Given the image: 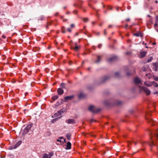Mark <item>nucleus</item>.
<instances>
[{
  "instance_id": "nucleus-1",
  "label": "nucleus",
  "mask_w": 158,
  "mask_h": 158,
  "mask_svg": "<svg viewBox=\"0 0 158 158\" xmlns=\"http://www.w3.org/2000/svg\"><path fill=\"white\" fill-rule=\"evenodd\" d=\"M139 87L141 91H143L147 95H149L151 93L150 90L148 88L144 87H141L140 85H139Z\"/></svg>"
},
{
  "instance_id": "nucleus-2",
  "label": "nucleus",
  "mask_w": 158,
  "mask_h": 158,
  "mask_svg": "<svg viewBox=\"0 0 158 158\" xmlns=\"http://www.w3.org/2000/svg\"><path fill=\"white\" fill-rule=\"evenodd\" d=\"M32 125L31 124L27 125L23 129V131L22 132V134L23 135H25L27 134L29 131V130L31 128Z\"/></svg>"
},
{
  "instance_id": "nucleus-3",
  "label": "nucleus",
  "mask_w": 158,
  "mask_h": 158,
  "mask_svg": "<svg viewBox=\"0 0 158 158\" xmlns=\"http://www.w3.org/2000/svg\"><path fill=\"white\" fill-rule=\"evenodd\" d=\"M89 111L93 113L98 112L100 111V109L92 105H91L89 106Z\"/></svg>"
},
{
  "instance_id": "nucleus-4",
  "label": "nucleus",
  "mask_w": 158,
  "mask_h": 158,
  "mask_svg": "<svg viewBox=\"0 0 158 158\" xmlns=\"http://www.w3.org/2000/svg\"><path fill=\"white\" fill-rule=\"evenodd\" d=\"M134 82L136 85H142L140 79L138 77H135L134 78Z\"/></svg>"
},
{
  "instance_id": "nucleus-5",
  "label": "nucleus",
  "mask_w": 158,
  "mask_h": 158,
  "mask_svg": "<svg viewBox=\"0 0 158 158\" xmlns=\"http://www.w3.org/2000/svg\"><path fill=\"white\" fill-rule=\"evenodd\" d=\"M53 155V153L52 152H50L48 154L45 153L43 155L42 158H51Z\"/></svg>"
},
{
  "instance_id": "nucleus-6",
  "label": "nucleus",
  "mask_w": 158,
  "mask_h": 158,
  "mask_svg": "<svg viewBox=\"0 0 158 158\" xmlns=\"http://www.w3.org/2000/svg\"><path fill=\"white\" fill-rule=\"evenodd\" d=\"M73 98V96L65 97L64 98V100L63 99H61V101L62 102L67 101L69 100H71Z\"/></svg>"
},
{
  "instance_id": "nucleus-7",
  "label": "nucleus",
  "mask_w": 158,
  "mask_h": 158,
  "mask_svg": "<svg viewBox=\"0 0 158 158\" xmlns=\"http://www.w3.org/2000/svg\"><path fill=\"white\" fill-rule=\"evenodd\" d=\"M22 143L21 141H18L15 145L12 146L11 147L12 149H15L19 146Z\"/></svg>"
},
{
  "instance_id": "nucleus-8",
  "label": "nucleus",
  "mask_w": 158,
  "mask_h": 158,
  "mask_svg": "<svg viewBox=\"0 0 158 158\" xmlns=\"http://www.w3.org/2000/svg\"><path fill=\"white\" fill-rule=\"evenodd\" d=\"M64 148L67 150L70 149L71 148V144L70 142H68L66 145H65Z\"/></svg>"
},
{
  "instance_id": "nucleus-9",
  "label": "nucleus",
  "mask_w": 158,
  "mask_h": 158,
  "mask_svg": "<svg viewBox=\"0 0 158 158\" xmlns=\"http://www.w3.org/2000/svg\"><path fill=\"white\" fill-rule=\"evenodd\" d=\"M144 84L147 87L151 86L152 85V83L149 81H146L144 82Z\"/></svg>"
},
{
  "instance_id": "nucleus-10",
  "label": "nucleus",
  "mask_w": 158,
  "mask_h": 158,
  "mask_svg": "<svg viewBox=\"0 0 158 158\" xmlns=\"http://www.w3.org/2000/svg\"><path fill=\"white\" fill-rule=\"evenodd\" d=\"M66 123L69 124H73L75 123L73 119H69L66 120Z\"/></svg>"
},
{
  "instance_id": "nucleus-11",
  "label": "nucleus",
  "mask_w": 158,
  "mask_h": 158,
  "mask_svg": "<svg viewBox=\"0 0 158 158\" xmlns=\"http://www.w3.org/2000/svg\"><path fill=\"white\" fill-rule=\"evenodd\" d=\"M146 54V52L145 51L141 52L140 53V57L142 58L144 57Z\"/></svg>"
},
{
  "instance_id": "nucleus-12",
  "label": "nucleus",
  "mask_w": 158,
  "mask_h": 158,
  "mask_svg": "<svg viewBox=\"0 0 158 158\" xmlns=\"http://www.w3.org/2000/svg\"><path fill=\"white\" fill-rule=\"evenodd\" d=\"M59 115V110H58L57 112L55 113L52 116V118H54L58 116Z\"/></svg>"
},
{
  "instance_id": "nucleus-13",
  "label": "nucleus",
  "mask_w": 158,
  "mask_h": 158,
  "mask_svg": "<svg viewBox=\"0 0 158 158\" xmlns=\"http://www.w3.org/2000/svg\"><path fill=\"white\" fill-rule=\"evenodd\" d=\"M134 35L137 36H140L142 37L143 36V34L142 33L140 32H138L134 34Z\"/></svg>"
},
{
  "instance_id": "nucleus-14",
  "label": "nucleus",
  "mask_w": 158,
  "mask_h": 158,
  "mask_svg": "<svg viewBox=\"0 0 158 158\" xmlns=\"http://www.w3.org/2000/svg\"><path fill=\"white\" fill-rule=\"evenodd\" d=\"M116 59V56H113L109 59L108 60V61L109 62H111L112 61L115 60Z\"/></svg>"
},
{
  "instance_id": "nucleus-15",
  "label": "nucleus",
  "mask_w": 158,
  "mask_h": 158,
  "mask_svg": "<svg viewBox=\"0 0 158 158\" xmlns=\"http://www.w3.org/2000/svg\"><path fill=\"white\" fill-rule=\"evenodd\" d=\"M54 108L56 109H58L59 108V102H58L55 105Z\"/></svg>"
},
{
  "instance_id": "nucleus-16",
  "label": "nucleus",
  "mask_w": 158,
  "mask_h": 158,
  "mask_svg": "<svg viewBox=\"0 0 158 158\" xmlns=\"http://www.w3.org/2000/svg\"><path fill=\"white\" fill-rule=\"evenodd\" d=\"M85 96V94L83 93H81L78 95V97L80 99H81L84 98Z\"/></svg>"
},
{
  "instance_id": "nucleus-17",
  "label": "nucleus",
  "mask_w": 158,
  "mask_h": 158,
  "mask_svg": "<svg viewBox=\"0 0 158 158\" xmlns=\"http://www.w3.org/2000/svg\"><path fill=\"white\" fill-rule=\"evenodd\" d=\"M149 145L151 146H153L155 145L154 142L153 140L152 137L151 138Z\"/></svg>"
},
{
  "instance_id": "nucleus-18",
  "label": "nucleus",
  "mask_w": 158,
  "mask_h": 158,
  "mask_svg": "<svg viewBox=\"0 0 158 158\" xmlns=\"http://www.w3.org/2000/svg\"><path fill=\"white\" fill-rule=\"evenodd\" d=\"M66 110V108H63L62 109H61L60 110V115L62 113L64 112H65Z\"/></svg>"
},
{
  "instance_id": "nucleus-19",
  "label": "nucleus",
  "mask_w": 158,
  "mask_h": 158,
  "mask_svg": "<svg viewBox=\"0 0 158 158\" xmlns=\"http://www.w3.org/2000/svg\"><path fill=\"white\" fill-rule=\"evenodd\" d=\"M45 17L44 15H41V16L38 19V20H43L44 19Z\"/></svg>"
},
{
  "instance_id": "nucleus-20",
  "label": "nucleus",
  "mask_w": 158,
  "mask_h": 158,
  "mask_svg": "<svg viewBox=\"0 0 158 158\" xmlns=\"http://www.w3.org/2000/svg\"><path fill=\"white\" fill-rule=\"evenodd\" d=\"M58 98V96L57 95H54L52 97V99L53 101H55Z\"/></svg>"
},
{
  "instance_id": "nucleus-21",
  "label": "nucleus",
  "mask_w": 158,
  "mask_h": 158,
  "mask_svg": "<svg viewBox=\"0 0 158 158\" xmlns=\"http://www.w3.org/2000/svg\"><path fill=\"white\" fill-rule=\"evenodd\" d=\"M71 135L70 133H68L66 135V137L67 138L68 140H69L70 139Z\"/></svg>"
},
{
  "instance_id": "nucleus-22",
  "label": "nucleus",
  "mask_w": 158,
  "mask_h": 158,
  "mask_svg": "<svg viewBox=\"0 0 158 158\" xmlns=\"http://www.w3.org/2000/svg\"><path fill=\"white\" fill-rule=\"evenodd\" d=\"M59 117L56 118L54 119H53L52 120V123H54L56 122V121H57L59 119Z\"/></svg>"
},
{
  "instance_id": "nucleus-23",
  "label": "nucleus",
  "mask_w": 158,
  "mask_h": 158,
  "mask_svg": "<svg viewBox=\"0 0 158 158\" xmlns=\"http://www.w3.org/2000/svg\"><path fill=\"white\" fill-rule=\"evenodd\" d=\"M158 24L157 23H155L154 25V27L155 29H156L157 32H158Z\"/></svg>"
},
{
  "instance_id": "nucleus-24",
  "label": "nucleus",
  "mask_w": 158,
  "mask_h": 158,
  "mask_svg": "<svg viewBox=\"0 0 158 158\" xmlns=\"http://www.w3.org/2000/svg\"><path fill=\"white\" fill-rule=\"evenodd\" d=\"M79 47L77 45H76L74 48H73V49L74 50L76 51H77L79 49Z\"/></svg>"
},
{
  "instance_id": "nucleus-25",
  "label": "nucleus",
  "mask_w": 158,
  "mask_h": 158,
  "mask_svg": "<svg viewBox=\"0 0 158 158\" xmlns=\"http://www.w3.org/2000/svg\"><path fill=\"white\" fill-rule=\"evenodd\" d=\"M154 135L158 138V129L157 130L156 133H155L154 134Z\"/></svg>"
},
{
  "instance_id": "nucleus-26",
  "label": "nucleus",
  "mask_w": 158,
  "mask_h": 158,
  "mask_svg": "<svg viewBox=\"0 0 158 158\" xmlns=\"http://www.w3.org/2000/svg\"><path fill=\"white\" fill-rule=\"evenodd\" d=\"M152 85H153L154 86L156 87H158V85L154 82H152Z\"/></svg>"
},
{
  "instance_id": "nucleus-27",
  "label": "nucleus",
  "mask_w": 158,
  "mask_h": 158,
  "mask_svg": "<svg viewBox=\"0 0 158 158\" xmlns=\"http://www.w3.org/2000/svg\"><path fill=\"white\" fill-rule=\"evenodd\" d=\"M100 60V57L99 56H97V60L96 61V62L98 63L99 62Z\"/></svg>"
},
{
  "instance_id": "nucleus-28",
  "label": "nucleus",
  "mask_w": 158,
  "mask_h": 158,
  "mask_svg": "<svg viewBox=\"0 0 158 158\" xmlns=\"http://www.w3.org/2000/svg\"><path fill=\"white\" fill-rule=\"evenodd\" d=\"M60 18L62 19L63 20V21L64 22H66L67 20V19H64L63 18V17L62 16H61L60 17Z\"/></svg>"
},
{
  "instance_id": "nucleus-29",
  "label": "nucleus",
  "mask_w": 158,
  "mask_h": 158,
  "mask_svg": "<svg viewBox=\"0 0 158 158\" xmlns=\"http://www.w3.org/2000/svg\"><path fill=\"white\" fill-rule=\"evenodd\" d=\"M152 57H150L149 59L147 60V62H150L152 60Z\"/></svg>"
},
{
  "instance_id": "nucleus-30",
  "label": "nucleus",
  "mask_w": 158,
  "mask_h": 158,
  "mask_svg": "<svg viewBox=\"0 0 158 158\" xmlns=\"http://www.w3.org/2000/svg\"><path fill=\"white\" fill-rule=\"evenodd\" d=\"M63 93L64 91L60 88V95L63 94Z\"/></svg>"
},
{
  "instance_id": "nucleus-31",
  "label": "nucleus",
  "mask_w": 158,
  "mask_h": 158,
  "mask_svg": "<svg viewBox=\"0 0 158 158\" xmlns=\"http://www.w3.org/2000/svg\"><path fill=\"white\" fill-rule=\"evenodd\" d=\"M60 139H63L64 142V143H65L66 139H64L63 137H60Z\"/></svg>"
},
{
  "instance_id": "nucleus-32",
  "label": "nucleus",
  "mask_w": 158,
  "mask_h": 158,
  "mask_svg": "<svg viewBox=\"0 0 158 158\" xmlns=\"http://www.w3.org/2000/svg\"><path fill=\"white\" fill-rule=\"evenodd\" d=\"M64 27H61V30L62 32L63 33H64L65 32V31H64Z\"/></svg>"
},
{
  "instance_id": "nucleus-33",
  "label": "nucleus",
  "mask_w": 158,
  "mask_h": 158,
  "mask_svg": "<svg viewBox=\"0 0 158 158\" xmlns=\"http://www.w3.org/2000/svg\"><path fill=\"white\" fill-rule=\"evenodd\" d=\"M64 84L62 83L61 84V86L62 88H64Z\"/></svg>"
},
{
  "instance_id": "nucleus-34",
  "label": "nucleus",
  "mask_w": 158,
  "mask_h": 158,
  "mask_svg": "<svg viewBox=\"0 0 158 158\" xmlns=\"http://www.w3.org/2000/svg\"><path fill=\"white\" fill-rule=\"evenodd\" d=\"M83 20L85 22H87L88 20V19L87 18L83 19Z\"/></svg>"
},
{
  "instance_id": "nucleus-35",
  "label": "nucleus",
  "mask_w": 158,
  "mask_h": 158,
  "mask_svg": "<svg viewBox=\"0 0 158 158\" xmlns=\"http://www.w3.org/2000/svg\"><path fill=\"white\" fill-rule=\"evenodd\" d=\"M156 23L158 22V15L156 16Z\"/></svg>"
},
{
  "instance_id": "nucleus-36",
  "label": "nucleus",
  "mask_w": 158,
  "mask_h": 158,
  "mask_svg": "<svg viewBox=\"0 0 158 158\" xmlns=\"http://www.w3.org/2000/svg\"><path fill=\"white\" fill-rule=\"evenodd\" d=\"M119 74V73H115V75L116 77H118V75Z\"/></svg>"
},
{
  "instance_id": "nucleus-37",
  "label": "nucleus",
  "mask_w": 158,
  "mask_h": 158,
  "mask_svg": "<svg viewBox=\"0 0 158 158\" xmlns=\"http://www.w3.org/2000/svg\"><path fill=\"white\" fill-rule=\"evenodd\" d=\"M158 94V92L156 91V92H154L153 93V94Z\"/></svg>"
},
{
  "instance_id": "nucleus-38",
  "label": "nucleus",
  "mask_w": 158,
  "mask_h": 158,
  "mask_svg": "<svg viewBox=\"0 0 158 158\" xmlns=\"http://www.w3.org/2000/svg\"><path fill=\"white\" fill-rule=\"evenodd\" d=\"M146 76H148V78H150L151 75H150V74H146Z\"/></svg>"
},
{
  "instance_id": "nucleus-39",
  "label": "nucleus",
  "mask_w": 158,
  "mask_h": 158,
  "mask_svg": "<svg viewBox=\"0 0 158 158\" xmlns=\"http://www.w3.org/2000/svg\"><path fill=\"white\" fill-rule=\"evenodd\" d=\"M154 79L156 81H157L158 80V77H155L154 78Z\"/></svg>"
},
{
  "instance_id": "nucleus-40",
  "label": "nucleus",
  "mask_w": 158,
  "mask_h": 158,
  "mask_svg": "<svg viewBox=\"0 0 158 158\" xmlns=\"http://www.w3.org/2000/svg\"><path fill=\"white\" fill-rule=\"evenodd\" d=\"M71 27L72 28H73L74 27V25L73 24H72L71 25Z\"/></svg>"
},
{
  "instance_id": "nucleus-41",
  "label": "nucleus",
  "mask_w": 158,
  "mask_h": 158,
  "mask_svg": "<svg viewBox=\"0 0 158 158\" xmlns=\"http://www.w3.org/2000/svg\"><path fill=\"white\" fill-rule=\"evenodd\" d=\"M73 13L75 14H76L77 13V10H74L73 11Z\"/></svg>"
},
{
  "instance_id": "nucleus-42",
  "label": "nucleus",
  "mask_w": 158,
  "mask_h": 158,
  "mask_svg": "<svg viewBox=\"0 0 158 158\" xmlns=\"http://www.w3.org/2000/svg\"><path fill=\"white\" fill-rule=\"evenodd\" d=\"M142 70L145 71L146 70V68L144 67H143L142 68Z\"/></svg>"
},
{
  "instance_id": "nucleus-43",
  "label": "nucleus",
  "mask_w": 158,
  "mask_h": 158,
  "mask_svg": "<svg viewBox=\"0 0 158 158\" xmlns=\"http://www.w3.org/2000/svg\"><path fill=\"white\" fill-rule=\"evenodd\" d=\"M102 46V45L101 44H99L98 45V47L99 48H100Z\"/></svg>"
},
{
  "instance_id": "nucleus-44",
  "label": "nucleus",
  "mask_w": 158,
  "mask_h": 158,
  "mask_svg": "<svg viewBox=\"0 0 158 158\" xmlns=\"http://www.w3.org/2000/svg\"><path fill=\"white\" fill-rule=\"evenodd\" d=\"M112 27V26L111 25H110L108 26V28H111Z\"/></svg>"
},
{
  "instance_id": "nucleus-45",
  "label": "nucleus",
  "mask_w": 158,
  "mask_h": 158,
  "mask_svg": "<svg viewBox=\"0 0 158 158\" xmlns=\"http://www.w3.org/2000/svg\"><path fill=\"white\" fill-rule=\"evenodd\" d=\"M57 92L58 94H59V88H58L57 90Z\"/></svg>"
},
{
  "instance_id": "nucleus-46",
  "label": "nucleus",
  "mask_w": 158,
  "mask_h": 158,
  "mask_svg": "<svg viewBox=\"0 0 158 158\" xmlns=\"http://www.w3.org/2000/svg\"><path fill=\"white\" fill-rule=\"evenodd\" d=\"M54 44L56 45L58 44V43L56 41H54Z\"/></svg>"
},
{
  "instance_id": "nucleus-47",
  "label": "nucleus",
  "mask_w": 158,
  "mask_h": 158,
  "mask_svg": "<svg viewBox=\"0 0 158 158\" xmlns=\"http://www.w3.org/2000/svg\"><path fill=\"white\" fill-rule=\"evenodd\" d=\"M127 26H128L127 24H126V26H125V28H127Z\"/></svg>"
},
{
  "instance_id": "nucleus-48",
  "label": "nucleus",
  "mask_w": 158,
  "mask_h": 158,
  "mask_svg": "<svg viewBox=\"0 0 158 158\" xmlns=\"http://www.w3.org/2000/svg\"><path fill=\"white\" fill-rule=\"evenodd\" d=\"M134 144L135 145L137 144V142H134Z\"/></svg>"
},
{
  "instance_id": "nucleus-49",
  "label": "nucleus",
  "mask_w": 158,
  "mask_h": 158,
  "mask_svg": "<svg viewBox=\"0 0 158 158\" xmlns=\"http://www.w3.org/2000/svg\"><path fill=\"white\" fill-rule=\"evenodd\" d=\"M68 31L69 32L71 31V30L70 29H68Z\"/></svg>"
},
{
  "instance_id": "nucleus-50",
  "label": "nucleus",
  "mask_w": 158,
  "mask_h": 158,
  "mask_svg": "<svg viewBox=\"0 0 158 158\" xmlns=\"http://www.w3.org/2000/svg\"><path fill=\"white\" fill-rule=\"evenodd\" d=\"M106 30H104V34H105V35H106Z\"/></svg>"
},
{
  "instance_id": "nucleus-51",
  "label": "nucleus",
  "mask_w": 158,
  "mask_h": 158,
  "mask_svg": "<svg viewBox=\"0 0 158 158\" xmlns=\"http://www.w3.org/2000/svg\"><path fill=\"white\" fill-rule=\"evenodd\" d=\"M126 21H129L130 20V19H127L126 20Z\"/></svg>"
},
{
  "instance_id": "nucleus-52",
  "label": "nucleus",
  "mask_w": 158,
  "mask_h": 158,
  "mask_svg": "<svg viewBox=\"0 0 158 158\" xmlns=\"http://www.w3.org/2000/svg\"><path fill=\"white\" fill-rule=\"evenodd\" d=\"M57 142H59V138L57 140Z\"/></svg>"
},
{
  "instance_id": "nucleus-53",
  "label": "nucleus",
  "mask_w": 158,
  "mask_h": 158,
  "mask_svg": "<svg viewBox=\"0 0 158 158\" xmlns=\"http://www.w3.org/2000/svg\"><path fill=\"white\" fill-rule=\"evenodd\" d=\"M156 63H154L153 64V65H156Z\"/></svg>"
},
{
  "instance_id": "nucleus-54",
  "label": "nucleus",
  "mask_w": 158,
  "mask_h": 158,
  "mask_svg": "<svg viewBox=\"0 0 158 158\" xmlns=\"http://www.w3.org/2000/svg\"><path fill=\"white\" fill-rule=\"evenodd\" d=\"M130 75V74L129 73H127V75H128H128Z\"/></svg>"
},
{
  "instance_id": "nucleus-55",
  "label": "nucleus",
  "mask_w": 158,
  "mask_h": 158,
  "mask_svg": "<svg viewBox=\"0 0 158 158\" xmlns=\"http://www.w3.org/2000/svg\"><path fill=\"white\" fill-rule=\"evenodd\" d=\"M2 37H3L4 38H5V37L4 36V35L2 36Z\"/></svg>"
},
{
  "instance_id": "nucleus-56",
  "label": "nucleus",
  "mask_w": 158,
  "mask_h": 158,
  "mask_svg": "<svg viewBox=\"0 0 158 158\" xmlns=\"http://www.w3.org/2000/svg\"><path fill=\"white\" fill-rule=\"evenodd\" d=\"M155 2H156V3H158V2H157V1H155Z\"/></svg>"
},
{
  "instance_id": "nucleus-57",
  "label": "nucleus",
  "mask_w": 158,
  "mask_h": 158,
  "mask_svg": "<svg viewBox=\"0 0 158 158\" xmlns=\"http://www.w3.org/2000/svg\"><path fill=\"white\" fill-rule=\"evenodd\" d=\"M94 23H95V22H92V24H94Z\"/></svg>"
},
{
  "instance_id": "nucleus-58",
  "label": "nucleus",
  "mask_w": 158,
  "mask_h": 158,
  "mask_svg": "<svg viewBox=\"0 0 158 158\" xmlns=\"http://www.w3.org/2000/svg\"><path fill=\"white\" fill-rule=\"evenodd\" d=\"M118 9H119V8H117V10L118 11Z\"/></svg>"
},
{
  "instance_id": "nucleus-59",
  "label": "nucleus",
  "mask_w": 158,
  "mask_h": 158,
  "mask_svg": "<svg viewBox=\"0 0 158 158\" xmlns=\"http://www.w3.org/2000/svg\"><path fill=\"white\" fill-rule=\"evenodd\" d=\"M66 8V7H64V9H65V8Z\"/></svg>"
},
{
  "instance_id": "nucleus-60",
  "label": "nucleus",
  "mask_w": 158,
  "mask_h": 158,
  "mask_svg": "<svg viewBox=\"0 0 158 158\" xmlns=\"http://www.w3.org/2000/svg\"><path fill=\"white\" fill-rule=\"evenodd\" d=\"M126 53H127V54H129V53L127 52Z\"/></svg>"
},
{
  "instance_id": "nucleus-61",
  "label": "nucleus",
  "mask_w": 158,
  "mask_h": 158,
  "mask_svg": "<svg viewBox=\"0 0 158 158\" xmlns=\"http://www.w3.org/2000/svg\"><path fill=\"white\" fill-rule=\"evenodd\" d=\"M131 143V141L129 142V143Z\"/></svg>"
},
{
  "instance_id": "nucleus-62",
  "label": "nucleus",
  "mask_w": 158,
  "mask_h": 158,
  "mask_svg": "<svg viewBox=\"0 0 158 158\" xmlns=\"http://www.w3.org/2000/svg\"><path fill=\"white\" fill-rule=\"evenodd\" d=\"M120 102H119V103H118V105L119 104H120Z\"/></svg>"
},
{
  "instance_id": "nucleus-63",
  "label": "nucleus",
  "mask_w": 158,
  "mask_h": 158,
  "mask_svg": "<svg viewBox=\"0 0 158 158\" xmlns=\"http://www.w3.org/2000/svg\"><path fill=\"white\" fill-rule=\"evenodd\" d=\"M56 144H57L58 145L59 144V143H56Z\"/></svg>"
},
{
  "instance_id": "nucleus-64",
  "label": "nucleus",
  "mask_w": 158,
  "mask_h": 158,
  "mask_svg": "<svg viewBox=\"0 0 158 158\" xmlns=\"http://www.w3.org/2000/svg\"><path fill=\"white\" fill-rule=\"evenodd\" d=\"M88 70L89 69V68H88Z\"/></svg>"
}]
</instances>
